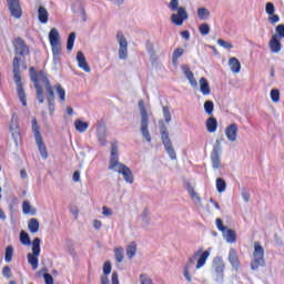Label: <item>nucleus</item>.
<instances>
[{
    "mask_svg": "<svg viewBox=\"0 0 284 284\" xmlns=\"http://www.w3.org/2000/svg\"><path fill=\"white\" fill-rule=\"evenodd\" d=\"M102 214H103V216H112V214H113L112 209H109L108 206H103Z\"/></svg>",
    "mask_w": 284,
    "mask_h": 284,
    "instance_id": "obj_58",
    "label": "nucleus"
},
{
    "mask_svg": "<svg viewBox=\"0 0 284 284\" xmlns=\"http://www.w3.org/2000/svg\"><path fill=\"white\" fill-rule=\"evenodd\" d=\"M101 283L102 284H110V280L108 278V275H104L101 277Z\"/></svg>",
    "mask_w": 284,
    "mask_h": 284,
    "instance_id": "obj_64",
    "label": "nucleus"
},
{
    "mask_svg": "<svg viewBox=\"0 0 284 284\" xmlns=\"http://www.w3.org/2000/svg\"><path fill=\"white\" fill-rule=\"evenodd\" d=\"M39 256H41V239L36 237L32 242V253L27 255L28 263L31 265L32 270L39 267Z\"/></svg>",
    "mask_w": 284,
    "mask_h": 284,
    "instance_id": "obj_9",
    "label": "nucleus"
},
{
    "mask_svg": "<svg viewBox=\"0 0 284 284\" xmlns=\"http://www.w3.org/2000/svg\"><path fill=\"white\" fill-rule=\"evenodd\" d=\"M146 50L151 57H154V44H152V42L146 43Z\"/></svg>",
    "mask_w": 284,
    "mask_h": 284,
    "instance_id": "obj_57",
    "label": "nucleus"
},
{
    "mask_svg": "<svg viewBox=\"0 0 284 284\" xmlns=\"http://www.w3.org/2000/svg\"><path fill=\"white\" fill-rule=\"evenodd\" d=\"M265 12L266 14H275L276 13V7H274V3L267 2L265 6Z\"/></svg>",
    "mask_w": 284,
    "mask_h": 284,
    "instance_id": "obj_47",
    "label": "nucleus"
},
{
    "mask_svg": "<svg viewBox=\"0 0 284 284\" xmlns=\"http://www.w3.org/2000/svg\"><path fill=\"white\" fill-rule=\"evenodd\" d=\"M9 130L11 132V136L16 143H19V136H21V130L19 129V115L17 113H12L11 120L9 123Z\"/></svg>",
    "mask_w": 284,
    "mask_h": 284,
    "instance_id": "obj_14",
    "label": "nucleus"
},
{
    "mask_svg": "<svg viewBox=\"0 0 284 284\" xmlns=\"http://www.w3.org/2000/svg\"><path fill=\"white\" fill-rule=\"evenodd\" d=\"M47 101L50 114H54V92H52V95H50V93H47Z\"/></svg>",
    "mask_w": 284,
    "mask_h": 284,
    "instance_id": "obj_40",
    "label": "nucleus"
},
{
    "mask_svg": "<svg viewBox=\"0 0 284 284\" xmlns=\"http://www.w3.org/2000/svg\"><path fill=\"white\" fill-rule=\"evenodd\" d=\"M49 41L52 50L61 49V36L55 28L49 32Z\"/></svg>",
    "mask_w": 284,
    "mask_h": 284,
    "instance_id": "obj_16",
    "label": "nucleus"
},
{
    "mask_svg": "<svg viewBox=\"0 0 284 284\" xmlns=\"http://www.w3.org/2000/svg\"><path fill=\"white\" fill-rule=\"evenodd\" d=\"M185 50H183V48H178L174 50L173 54H172V63L173 65H179V60L181 59V57H183Z\"/></svg>",
    "mask_w": 284,
    "mask_h": 284,
    "instance_id": "obj_31",
    "label": "nucleus"
},
{
    "mask_svg": "<svg viewBox=\"0 0 284 284\" xmlns=\"http://www.w3.org/2000/svg\"><path fill=\"white\" fill-rule=\"evenodd\" d=\"M48 10L45 9V7H39L38 9V19L40 21V23H48Z\"/></svg>",
    "mask_w": 284,
    "mask_h": 284,
    "instance_id": "obj_29",
    "label": "nucleus"
},
{
    "mask_svg": "<svg viewBox=\"0 0 284 284\" xmlns=\"http://www.w3.org/2000/svg\"><path fill=\"white\" fill-rule=\"evenodd\" d=\"M229 263H231L233 270H239L241 266V262L239 261V253H236V250L231 248L229 252Z\"/></svg>",
    "mask_w": 284,
    "mask_h": 284,
    "instance_id": "obj_23",
    "label": "nucleus"
},
{
    "mask_svg": "<svg viewBox=\"0 0 284 284\" xmlns=\"http://www.w3.org/2000/svg\"><path fill=\"white\" fill-rule=\"evenodd\" d=\"M216 128H219V122L214 116H211L206 120V130L207 132L214 133L216 132Z\"/></svg>",
    "mask_w": 284,
    "mask_h": 284,
    "instance_id": "obj_28",
    "label": "nucleus"
},
{
    "mask_svg": "<svg viewBox=\"0 0 284 284\" xmlns=\"http://www.w3.org/2000/svg\"><path fill=\"white\" fill-rule=\"evenodd\" d=\"M139 110H140V132L142 134V139L146 141V143H152V135L150 134V115L148 114V110H145V101H139Z\"/></svg>",
    "mask_w": 284,
    "mask_h": 284,
    "instance_id": "obj_4",
    "label": "nucleus"
},
{
    "mask_svg": "<svg viewBox=\"0 0 284 284\" xmlns=\"http://www.w3.org/2000/svg\"><path fill=\"white\" fill-rule=\"evenodd\" d=\"M18 57L13 58V81L17 85L18 98L22 105H28V100L26 97V90H23V83L21 82V64Z\"/></svg>",
    "mask_w": 284,
    "mask_h": 284,
    "instance_id": "obj_5",
    "label": "nucleus"
},
{
    "mask_svg": "<svg viewBox=\"0 0 284 284\" xmlns=\"http://www.w3.org/2000/svg\"><path fill=\"white\" fill-rule=\"evenodd\" d=\"M215 225H216L219 232L223 233V232H225V230H227V227L225 225H223V220H221L220 217H217L215 220Z\"/></svg>",
    "mask_w": 284,
    "mask_h": 284,
    "instance_id": "obj_52",
    "label": "nucleus"
},
{
    "mask_svg": "<svg viewBox=\"0 0 284 284\" xmlns=\"http://www.w3.org/2000/svg\"><path fill=\"white\" fill-rule=\"evenodd\" d=\"M11 17L14 19H21L22 10L19 0H7Z\"/></svg>",
    "mask_w": 284,
    "mask_h": 284,
    "instance_id": "obj_18",
    "label": "nucleus"
},
{
    "mask_svg": "<svg viewBox=\"0 0 284 284\" xmlns=\"http://www.w3.org/2000/svg\"><path fill=\"white\" fill-rule=\"evenodd\" d=\"M227 187V183H225V180H223L222 178H217L216 179V190L220 194H223V192H225Z\"/></svg>",
    "mask_w": 284,
    "mask_h": 284,
    "instance_id": "obj_36",
    "label": "nucleus"
},
{
    "mask_svg": "<svg viewBox=\"0 0 284 284\" xmlns=\"http://www.w3.org/2000/svg\"><path fill=\"white\" fill-rule=\"evenodd\" d=\"M199 30L202 37H207L210 34V24L203 23L199 27Z\"/></svg>",
    "mask_w": 284,
    "mask_h": 284,
    "instance_id": "obj_46",
    "label": "nucleus"
},
{
    "mask_svg": "<svg viewBox=\"0 0 284 284\" xmlns=\"http://www.w3.org/2000/svg\"><path fill=\"white\" fill-rule=\"evenodd\" d=\"M73 181H74V183H79V181H81V172L75 171L73 173Z\"/></svg>",
    "mask_w": 284,
    "mask_h": 284,
    "instance_id": "obj_60",
    "label": "nucleus"
},
{
    "mask_svg": "<svg viewBox=\"0 0 284 284\" xmlns=\"http://www.w3.org/2000/svg\"><path fill=\"white\" fill-rule=\"evenodd\" d=\"M116 41L120 45L118 51L119 59H128V39H125V36L121 31H119L116 34Z\"/></svg>",
    "mask_w": 284,
    "mask_h": 284,
    "instance_id": "obj_15",
    "label": "nucleus"
},
{
    "mask_svg": "<svg viewBox=\"0 0 284 284\" xmlns=\"http://www.w3.org/2000/svg\"><path fill=\"white\" fill-rule=\"evenodd\" d=\"M217 44H220L221 48H224L225 50H232V48H234V45L231 42H227L223 39H219Z\"/></svg>",
    "mask_w": 284,
    "mask_h": 284,
    "instance_id": "obj_48",
    "label": "nucleus"
},
{
    "mask_svg": "<svg viewBox=\"0 0 284 284\" xmlns=\"http://www.w3.org/2000/svg\"><path fill=\"white\" fill-rule=\"evenodd\" d=\"M200 91L202 92V94H204V97L212 94V89H210V82H207V79H200Z\"/></svg>",
    "mask_w": 284,
    "mask_h": 284,
    "instance_id": "obj_24",
    "label": "nucleus"
},
{
    "mask_svg": "<svg viewBox=\"0 0 284 284\" xmlns=\"http://www.w3.org/2000/svg\"><path fill=\"white\" fill-rule=\"evenodd\" d=\"M225 135L226 139L231 141V143H234V141H236V138L239 136V125H236V123L230 124L225 129Z\"/></svg>",
    "mask_w": 284,
    "mask_h": 284,
    "instance_id": "obj_21",
    "label": "nucleus"
},
{
    "mask_svg": "<svg viewBox=\"0 0 284 284\" xmlns=\"http://www.w3.org/2000/svg\"><path fill=\"white\" fill-rule=\"evenodd\" d=\"M39 220L37 219H31L28 222V230L31 232V234H37V232H39Z\"/></svg>",
    "mask_w": 284,
    "mask_h": 284,
    "instance_id": "obj_32",
    "label": "nucleus"
},
{
    "mask_svg": "<svg viewBox=\"0 0 284 284\" xmlns=\"http://www.w3.org/2000/svg\"><path fill=\"white\" fill-rule=\"evenodd\" d=\"M13 48L16 52V57L19 58L20 64L26 63V57L30 55V47L26 43V40L21 38H16L13 40Z\"/></svg>",
    "mask_w": 284,
    "mask_h": 284,
    "instance_id": "obj_10",
    "label": "nucleus"
},
{
    "mask_svg": "<svg viewBox=\"0 0 284 284\" xmlns=\"http://www.w3.org/2000/svg\"><path fill=\"white\" fill-rule=\"evenodd\" d=\"M29 74L31 77V81L36 89V97L39 103H45V95L43 94V88L41 85H44L47 94H50L52 97V92H54V88L52 84H50V80L48 77H45V73L43 71H40L37 73L34 71V67H31L29 69Z\"/></svg>",
    "mask_w": 284,
    "mask_h": 284,
    "instance_id": "obj_1",
    "label": "nucleus"
},
{
    "mask_svg": "<svg viewBox=\"0 0 284 284\" xmlns=\"http://www.w3.org/2000/svg\"><path fill=\"white\" fill-rule=\"evenodd\" d=\"M112 272V264L110 262H105L103 265V274L108 276Z\"/></svg>",
    "mask_w": 284,
    "mask_h": 284,
    "instance_id": "obj_54",
    "label": "nucleus"
},
{
    "mask_svg": "<svg viewBox=\"0 0 284 284\" xmlns=\"http://www.w3.org/2000/svg\"><path fill=\"white\" fill-rule=\"evenodd\" d=\"M31 130L42 159H48V149L45 148V144H43V136L41 135V128L39 126L37 118L32 119Z\"/></svg>",
    "mask_w": 284,
    "mask_h": 284,
    "instance_id": "obj_7",
    "label": "nucleus"
},
{
    "mask_svg": "<svg viewBox=\"0 0 284 284\" xmlns=\"http://www.w3.org/2000/svg\"><path fill=\"white\" fill-rule=\"evenodd\" d=\"M77 39V33L74 32H71L68 37V40H67V50L69 52H72V49L74 48V41Z\"/></svg>",
    "mask_w": 284,
    "mask_h": 284,
    "instance_id": "obj_35",
    "label": "nucleus"
},
{
    "mask_svg": "<svg viewBox=\"0 0 284 284\" xmlns=\"http://www.w3.org/2000/svg\"><path fill=\"white\" fill-rule=\"evenodd\" d=\"M162 143L165 148V152L169 154L171 161H176V151L172 145V140H170V133L168 132V126L164 124L160 128Z\"/></svg>",
    "mask_w": 284,
    "mask_h": 284,
    "instance_id": "obj_11",
    "label": "nucleus"
},
{
    "mask_svg": "<svg viewBox=\"0 0 284 284\" xmlns=\"http://www.w3.org/2000/svg\"><path fill=\"white\" fill-rule=\"evenodd\" d=\"M210 258V251H196L191 257H189L186 264L183 267V276L186 282L192 283V274L196 270H201Z\"/></svg>",
    "mask_w": 284,
    "mask_h": 284,
    "instance_id": "obj_2",
    "label": "nucleus"
},
{
    "mask_svg": "<svg viewBox=\"0 0 284 284\" xmlns=\"http://www.w3.org/2000/svg\"><path fill=\"white\" fill-rule=\"evenodd\" d=\"M182 39H185V41H190V31L185 30L181 32Z\"/></svg>",
    "mask_w": 284,
    "mask_h": 284,
    "instance_id": "obj_61",
    "label": "nucleus"
},
{
    "mask_svg": "<svg viewBox=\"0 0 284 284\" xmlns=\"http://www.w3.org/2000/svg\"><path fill=\"white\" fill-rule=\"evenodd\" d=\"M141 220L143 227H148L150 225V212H148V210L142 212Z\"/></svg>",
    "mask_w": 284,
    "mask_h": 284,
    "instance_id": "obj_41",
    "label": "nucleus"
},
{
    "mask_svg": "<svg viewBox=\"0 0 284 284\" xmlns=\"http://www.w3.org/2000/svg\"><path fill=\"white\" fill-rule=\"evenodd\" d=\"M126 256L130 260H132V258H134V256H136V242H131L126 246Z\"/></svg>",
    "mask_w": 284,
    "mask_h": 284,
    "instance_id": "obj_33",
    "label": "nucleus"
},
{
    "mask_svg": "<svg viewBox=\"0 0 284 284\" xmlns=\"http://www.w3.org/2000/svg\"><path fill=\"white\" fill-rule=\"evenodd\" d=\"M108 129L105 128V123L99 122L97 125V138L100 145H106L108 140Z\"/></svg>",
    "mask_w": 284,
    "mask_h": 284,
    "instance_id": "obj_17",
    "label": "nucleus"
},
{
    "mask_svg": "<svg viewBox=\"0 0 284 284\" xmlns=\"http://www.w3.org/2000/svg\"><path fill=\"white\" fill-rule=\"evenodd\" d=\"M268 48L273 54H278L281 50H283V45L281 44V38L278 36H272L270 42H268Z\"/></svg>",
    "mask_w": 284,
    "mask_h": 284,
    "instance_id": "obj_20",
    "label": "nucleus"
},
{
    "mask_svg": "<svg viewBox=\"0 0 284 284\" xmlns=\"http://www.w3.org/2000/svg\"><path fill=\"white\" fill-rule=\"evenodd\" d=\"M204 111L209 116H212L214 114V102L211 100H207L204 102Z\"/></svg>",
    "mask_w": 284,
    "mask_h": 284,
    "instance_id": "obj_38",
    "label": "nucleus"
},
{
    "mask_svg": "<svg viewBox=\"0 0 284 284\" xmlns=\"http://www.w3.org/2000/svg\"><path fill=\"white\" fill-rule=\"evenodd\" d=\"M55 92L59 97L60 103H63L65 101V89H63V87H61V84H57Z\"/></svg>",
    "mask_w": 284,
    "mask_h": 284,
    "instance_id": "obj_37",
    "label": "nucleus"
},
{
    "mask_svg": "<svg viewBox=\"0 0 284 284\" xmlns=\"http://www.w3.org/2000/svg\"><path fill=\"white\" fill-rule=\"evenodd\" d=\"M20 242L22 243V245H30V235L28 233H26V231H21L20 232Z\"/></svg>",
    "mask_w": 284,
    "mask_h": 284,
    "instance_id": "obj_44",
    "label": "nucleus"
},
{
    "mask_svg": "<svg viewBox=\"0 0 284 284\" xmlns=\"http://www.w3.org/2000/svg\"><path fill=\"white\" fill-rule=\"evenodd\" d=\"M213 281L219 284H223V281L225 278V262H223V258L215 257L213 260Z\"/></svg>",
    "mask_w": 284,
    "mask_h": 284,
    "instance_id": "obj_12",
    "label": "nucleus"
},
{
    "mask_svg": "<svg viewBox=\"0 0 284 284\" xmlns=\"http://www.w3.org/2000/svg\"><path fill=\"white\" fill-rule=\"evenodd\" d=\"M250 192H247L245 189L242 191V199L245 201V203H250Z\"/></svg>",
    "mask_w": 284,
    "mask_h": 284,
    "instance_id": "obj_59",
    "label": "nucleus"
},
{
    "mask_svg": "<svg viewBox=\"0 0 284 284\" xmlns=\"http://www.w3.org/2000/svg\"><path fill=\"white\" fill-rule=\"evenodd\" d=\"M109 170H113V172L122 174L125 183H134V174H132V170H130L125 164L119 162V146L116 144L111 145Z\"/></svg>",
    "mask_w": 284,
    "mask_h": 284,
    "instance_id": "obj_3",
    "label": "nucleus"
},
{
    "mask_svg": "<svg viewBox=\"0 0 284 284\" xmlns=\"http://www.w3.org/2000/svg\"><path fill=\"white\" fill-rule=\"evenodd\" d=\"M185 189L189 192V195L191 196V199H195L197 203H201V196H199V193L194 191V186L192 185V183L185 182Z\"/></svg>",
    "mask_w": 284,
    "mask_h": 284,
    "instance_id": "obj_27",
    "label": "nucleus"
},
{
    "mask_svg": "<svg viewBox=\"0 0 284 284\" xmlns=\"http://www.w3.org/2000/svg\"><path fill=\"white\" fill-rule=\"evenodd\" d=\"M169 8L172 10V12H176L172 13L171 16V21L174 23V26H182L183 21H187V11L184 7H179V0H171Z\"/></svg>",
    "mask_w": 284,
    "mask_h": 284,
    "instance_id": "obj_6",
    "label": "nucleus"
},
{
    "mask_svg": "<svg viewBox=\"0 0 284 284\" xmlns=\"http://www.w3.org/2000/svg\"><path fill=\"white\" fill-rule=\"evenodd\" d=\"M74 125H75V130L80 133L85 132L90 126L88 122H84L82 120H75Z\"/></svg>",
    "mask_w": 284,
    "mask_h": 284,
    "instance_id": "obj_34",
    "label": "nucleus"
},
{
    "mask_svg": "<svg viewBox=\"0 0 284 284\" xmlns=\"http://www.w3.org/2000/svg\"><path fill=\"white\" fill-rule=\"evenodd\" d=\"M271 100L273 103H278V101H281V91H278V89L271 90Z\"/></svg>",
    "mask_w": 284,
    "mask_h": 284,
    "instance_id": "obj_43",
    "label": "nucleus"
},
{
    "mask_svg": "<svg viewBox=\"0 0 284 284\" xmlns=\"http://www.w3.org/2000/svg\"><path fill=\"white\" fill-rule=\"evenodd\" d=\"M101 225H102L101 221L94 220V222H93V227H94L95 230H101Z\"/></svg>",
    "mask_w": 284,
    "mask_h": 284,
    "instance_id": "obj_63",
    "label": "nucleus"
},
{
    "mask_svg": "<svg viewBox=\"0 0 284 284\" xmlns=\"http://www.w3.org/2000/svg\"><path fill=\"white\" fill-rule=\"evenodd\" d=\"M13 254H14V248L12 246H7L6 253H4L6 263H10L12 261Z\"/></svg>",
    "mask_w": 284,
    "mask_h": 284,
    "instance_id": "obj_42",
    "label": "nucleus"
},
{
    "mask_svg": "<svg viewBox=\"0 0 284 284\" xmlns=\"http://www.w3.org/2000/svg\"><path fill=\"white\" fill-rule=\"evenodd\" d=\"M22 212L23 214H34V211L32 210V205H30V202L24 201L22 203Z\"/></svg>",
    "mask_w": 284,
    "mask_h": 284,
    "instance_id": "obj_45",
    "label": "nucleus"
},
{
    "mask_svg": "<svg viewBox=\"0 0 284 284\" xmlns=\"http://www.w3.org/2000/svg\"><path fill=\"white\" fill-rule=\"evenodd\" d=\"M77 61H78V68L83 70L84 72H92V69L90 68V64H88V60L85 59V55L79 51L77 53Z\"/></svg>",
    "mask_w": 284,
    "mask_h": 284,
    "instance_id": "obj_22",
    "label": "nucleus"
},
{
    "mask_svg": "<svg viewBox=\"0 0 284 284\" xmlns=\"http://www.w3.org/2000/svg\"><path fill=\"white\" fill-rule=\"evenodd\" d=\"M124 254H125V251L123 250V247H118L114 250V256H115L116 263H123Z\"/></svg>",
    "mask_w": 284,
    "mask_h": 284,
    "instance_id": "obj_39",
    "label": "nucleus"
},
{
    "mask_svg": "<svg viewBox=\"0 0 284 284\" xmlns=\"http://www.w3.org/2000/svg\"><path fill=\"white\" fill-rule=\"evenodd\" d=\"M70 213L72 214V216H74V220L77 221V219H79V207L77 206H71L70 207Z\"/></svg>",
    "mask_w": 284,
    "mask_h": 284,
    "instance_id": "obj_56",
    "label": "nucleus"
},
{
    "mask_svg": "<svg viewBox=\"0 0 284 284\" xmlns=\"http://www.w3.org/2000/svg\"><path fill=\"white\" fill-rule=\"evenodd\" d=\"M197 18L200 21H207L210 19V9L201 7L197 9Z\"/></svg>",
    "mask_w": 284,
    "mask_h": 284,
    "instance_id": "obj_30",
    "label": "nucleus"
},
{
    "mask_svg": "<svg viewBox=\"0 0 284 284\" xmlns=\"http://www.w3.org/2000/svg\"><path fill=\"white\" fill-rule=\"evenodd\" d=\"M52 54H53V63L54 65H57V63L61 61V49H57V51L52 49Z\"/></svg>",
    "mask_w": 284,
    "mask_h": 284,
    "instance_id": "obj_50",
    "label": "nucleus"
},
{
    "mask_svg": "<svg viewBox=\"0 0 284 284\" xmlns=\"http://www.w3.org/2000/svg\"><path fill=\"white\" fill-rule=\"evenodd\" d=\"M226 243H236V232L232 229H226L224 232H222Z\"/></svg>",
    "mask_w": 284,
    "mask_h": 284,
    "instance_id": "obj_26",
    "label": "nucleus"
},
{
    "mask_svg": "<svg viewBox=\"0 0 284 284\" xmlns=\"http://www.w3.org/2000/svg\"><path fill=\"white\" fill-rule=\"evenodd\" d=\"M229 65H230L231 72H233V74H239V72H241V62L239 61V59L231 58L229 60Z\"/></svg>",
    "mask_w": 284,
    "mask_h": 284,
    "instance_id": "obj_25",
    "label": "nucleus"
},
{
    "mask_svg": "<svg viewBox=\"0 0 284 284\" xmlns=\"http://www.w3.org/2000/svg\"><path fill=\"white\" fill-rule=\"evenodd\" d=\"M2 276L3 278H7V280L12 278V270L10 268V266H4L2 268Z\"/></svg>",
    "mask_w": 284,
    "mask_h": 284,
    "instance_id": "obj_51",
    "label": "nucleus"
},
{
    "mask_svg": "<svg viewBox=\"0 0 284 284\" xmlns=\"http://www.w3.org/2000/svg\"><path fill=\"white\" fill-rule=\"evenodd\" d=\"M43 278L45 284H54V277H52L50 273H44Z\"/></svg>",
    "mask_w": 284,
    "mask_h": 284,
    "instance_id": "obj_55",
    "label": "nucleus"
},
{
    "mask_svg": "<svg viewBox=\"0 0 284 284\" xmlns=\"http://www.w3.org/2000/svg\"><path fill=\"white\" fill-rule=\"evenodd\" d=\"M221 142L216 140L211 152V165L214 170H221V168H223V163L221 162Z\"/></svg>",
    "mask_w": 284,
    "mask_h": 284,
    "instance_id": "obj_13",
    "label": "nucleus"
},
{
    "mask_svg": "<svg viewBox=\"0 0 284 284\" xmlns=\"http://www.w3.org/2000/svg\"><path fill=\"white\" fill-rule=\"evenodd\" d=\"M278 21H281V17H278V14L273 13L268 16V23H272V26H275Z\"/></svg>",
    "mask_w": 284,
    "mask_h": 284,
    "instance_id": "obj_53",
    "label": "nucleus"
},
{
    "mask_svg": "<svg viewBox=\"0 0 284 284\" xmlns=\"http://www.w3.org/2000/svg\"><path fill=\"white\" fill-rule=\"evenodd\" d=\"M112 284H119V274L116 272L112 273Z\"/></svg>",
    "mask_w": 284,
    "mask_h": 284,
    "instance_id": "obj_62",
    "label": "nucleus"
},
{
    "mask_svg": "<svg viewBox=\"0 0 284 284\" xmlns=\"http://www.w3.org/2000/svg\"><path fill=\"white\" fill-rule=\"evenodd\" d=\"M182 72L184 77L187 79L190 85L194 88V90H199V82L196 81V78H194V73L192 70H190L189 65H182Z\"/></svg>",
    "mask_w": 284,
    "mask_h": 284,
    "instance_id": "obj_19",
    "label": "nucleus"
},
{
    "mask_svg": "<svg viewBox=\"0 0 284 284\" xmlns=\"http://www.w3.org/2000/svg\"><path fill=\"white\" fill-rule=\"evenodd\" d=\"M258 267H265V248L261 246V243L255 242L251 270L256 271Z\"/></svg>",
    "mask_w": 284,
    "mask_h": 284,
    "instance_id": "obj_8",
    "label": "nucleus"
},
{
    "mask_svg": "<svg viewBox=\"0 0 284 284\" xmlns=\"http://www.w3.org/2000/svg\"><path fill=\"white\" fill-rule=\"evenodd\" d=\"M163 116L165 123H170V121H172V113H170V108L163 106Z\"/></svg>",
    "mask_w": 284,
    "mask_h": 284,
    "instance_id": "obj_49",
    "label": "nucleus"
}]
</instances>
